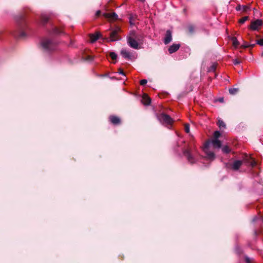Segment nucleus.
Masks as SVG:
<instances>
[{
	"mask_svg": "<svg viewBox=\"0 0 263 263\" xmlns=\"http://www.w3.org/2000/svg\"><path fill=\"white\" fill-rule=\"evenodd\" d=\"M221 142L218 139H213L212 141H208L205 142L203 147V151L206 154L207 159L213 160L215 158V154L212 149L213 148H220Z\"/></svg>",
	"mask_w": 263,
	"mask_h": 263,
	"instance_id": "nucleus-1",
	"label": "nucleus"
},
{
	"mask_svg": "<svg viewBox=\"0 0 263 263\" xmlns=\"http://www.w3.org/2000/svg\"><path fill=\"white\" fill-rule=\"evenodd\" d=\"M220 135V133L218 131H216L214 132L213 136H214V139H218V138L219 137Z\"/></svg>",
	"mask_w": 263,
	"mask_h": 263,
	"instance_id": "nucleus-26",
	"label": "nucleus"
},
{
	"mask_svg": "<svg viewBox=\"0 0 263 263\" xmlns=\"http://www.w3.org/2000/svg\"><path fill=\"white\" fill-rule=\"evenodd\" d=\"M103 16L104 17L108 18L110 21H115L118 18V15L115 12L105 13L103 14Z\"/></svg>",
	"mask_w": 263,
	"mask_h": 263,
	"instance_id": "nucleus-11",
	"label": "nucleus"
},
{
	"mask_svg": "<svg viewBox=\"0 0 263 263\" xmlns=\"http://www.w3.org/2000/svg\"><path fill=\"white\" fill-rule=\"evenodd\" d=\"M262 24V22L260 20H257L252 22L250 25V28L253 30H257Z\"/></svg>",
	"mask_w": 263,
	"mask_h": 263,
	"instance_id": "nucleus-10",
	"label": "nucleus"
},
{
	"mask_svg": "<svg viewBox=\"0 0 263 263\" xmlns=\"http://www.w3.org/2000/svg\"><path fill=\"white\" fill-rule=\"evenodd\" d=\"M238 91V88H231L229 89V92L231 94V95H235L236 94Z\"/></svg>",
	"mask_w": 263,
	"mask_h": 263,
	"instance_id": "nucleus-23",
	"label": "nucleus"
},
{
	"mask_svg": "<svg viewBox=\"0 0 263 263\" xmlns=\"http://www.w3.org/2000/svg\"><path fill=\"white\" fill-rule=\"evenodd\" d=\"M52 33L55 34H59L62 33V31L61 29L55 27L53 29Z\"/></svg>",
	"mask_w": 263,
	"mask_h": 263,
	"instance_id": "nucleus-19",
	"label": "nucleus"
},
{
	"mask_svg": "<svg viewBox=\"0 0 263 263\" xmlns=\"http://www.w3.org/2000/svg\"><path fill=\"white\" fill-rule=\"evenodd\" d=\"M127 43L130 47L135 49L140 48L141 45L143 44L142 43L139 42L138 41L135 40V39H130L128 37H127Z\"/></svg>",
	"mask_w": 263,
	"mask_h": 263,
	"instance_id": "nucleus-6",
	"label": "nucleus"
},
{
	"mask_svg": "<svg viewBox=\"0 0 263 263\" xmlns=\"http://www.w3.org/2000/svg\"><path fill=\"white\" fill-rule=\"evenodd\" d=\"M127 37L135 39V40L143 43V36L141 34L136 33L134 31H131Z\"/></svg>",
	"mask_w": 263,
	"mask_h": 263,
	"instance_id": "nucleus-9",
	"label": "nucleus"
},
{
	"mask_svg": "<svg viewBox=\"0 0 263 263\" xmlns=\"http://www.w3.org/2000/svg\"><path fill=\"white\" fill-rule=\"evenodd\" d=\"M172 40V32L171 30H168L166 31L165 36L164 40V43L165 44H168L171 42Z\"/></svg>",
	"mask_w": 263,
	"mask_h": 263,
	"instance_id": "nucleus-13",
	"label": "nucleus"
},
{
	"mask_svg": "<svg viewBox=\"0 0 263 263\" xmlns=\"http://www.w3.org/2000/svg\"><path fill=\"white\" fill-rule=\"evenodd\" d=\"M183 153L189 162L191 163H194L196 162V159L195 157L194 154L190 150H185Z\"/></svg>",
	"mask_w": 263,
	"mask_h": 263,
	"instance_id": "nucleus-8",
	"label": "nucleus"
},
{
	"mask_svg": "<svg viewBox=\"0 0 263 263\" xmlns=\"http://www.w3.org/2000/svg\"><path fill=\"white\" fill-rule=\"evenodd\" d=\"M130 23L132 24V20H131V18L130 19Z\"/></svg>",
	"mask_w": 263,
	"mask_h": 263,
	"instance_id": "nucleus-39",
	"label": "nucleus"
},
{
	"mask_svg": "<svg viewBox=\"0 0 263 263\" xmlns=\"http://www.w3.org/2000/svg\"><path fill=\"white\" fill-rule=\"evenodd\" d=\"M248 19V16H244L243 17H242L241 19H240L239 22V23L240 24H243Z\"/></svg>",
	"mask_w": 263,
	"mask_h": 263,
	"instance_id": "nucleus-27",
	"label": "nucleus"
},
{
	"mask_svg": "<svg viewBox=\"0 0 263 263\" xmlns=\"http://www.w3.org/2000/svg\"><path fill=\"white\" fill-rule=\"evenodd\" d=\"M100 14H101V11H99V10H98V11H97L96 12V16L97 17H98V16H100Z\"/></svg>",
	"mask_w": 263,
	"mask_h": 263,
	"instance_id": "nucleus-33",
	"label": "nucleus"
},
{
	"mask_svg": "<svg viewBox=\"0 0 263 263\" xmlns=\"http://www.w3.org/2000/svg\"><path fill=\"white\" fill-rule=\"evenodd\" d=\"M218 125L219 126V128H224L226 127V125L224 124V123L221 120H218Z\"/></svg>",
	"mask_w": 263,
	"mask_h": 263,
	"instance_id": "nucleus-21",
	"label": "nucleus"
},
{
	"mask_svg": "<svg viewBox=\"0 0 263 263\" xmlns=\"http://www.w3.org/2000/svg\"><path fill=\"white\" fill-rule=\"evenodd\" d=\"M141 102L144 105H148L151 103V99L146 94H144L142 97Z\"/></svg>",
	"mask_w": 263,
	"mask_h": 263,
	"instance_id": "nucleus-15",
	"label": "nucleus"
},
{
	"mask_svg": "<svg viewBox=\"0 0 263 263\" xmlns=\"http://www.w3.org/2000/svg\"><path fill=\"white\" fill-rule=\"evenodd\" d=\"M49 20V17L45 14H43L42 15L41 21L43 24L46 23Z\"/></svg>",
	"mask_w": 263,
	"mask_h": 263,
	"instance_id": "nucleus-18",
	"label": "nucleus"
},
{
	"mask_svg": "<svg viewBox=\"0 0 263 263\" xmlns=\"http://www.w3.org/2000/svg\"><path fill=\"white\" fill-rule=\"evenodd\" d=\"M41 46L46 51L54 50L56 47V42L52 39L45 37L41 41Z\"/></svg>",
	"mask_w": 263,
	"mask_h": 263,
	"instance_id": "nucleus-3",
	"label": "nucleus"
},
{
	"mask_svg": "<svg viewBox=\"0 0 263 263\" xmlns=\"http://www.w3.org/2000/svg\"><path fill=\"white\" fill-rule=\"evenodd\" d=\"M120 31V28L119 27L116 28L114 29L110 33L109 41L113 42L116 41L120 40L118 33Z\"/></svg>",
	"mask_w": 263,
	"mask_h": 263,
	"instance_id": "nucleus-7",
	"label": "nucleus"
},
{
	"mask_svg": "<svg viewBox=\"0 0 263 263\" xmlns=\"http://www.w3.org/2000/svg\"><path fill=\"white\" fill-rule=\"evenodd\" d=\"M245 163L246 165L253 168L256 165V162L251 156L246 155L243 161L236 160L231 164V168L233 170H238L241 166L242 163Z\"/></svg>",
	"mask_w": 263,
	"mask_h": 263,
	"instance_id": "nucleus-2",
	"label": "nucleus"
},
{
	"mask_svg": "<svg viewBox=\"0 0 263 263\" xmlns=\"http://www.w3.org/2000/svg\"><path fill=\"white\" fill-rule=\"evenodd\" d=\"M222 151L224 153H229L230 152L231 149L228 145H226L222 147Z\"/></svg>",
	"mask_w": 263,
	"mask_h": 263,
	"instance_id": "nucleus-20",
	"label": "nucleus"
},
{
	"mask_svg": "<svg viewBox=\"0 0 263 263\" xmlns=\"http://www.w3.org/2000/svg\"><path fill=\"white\" fill-rule=\"evenodd\" d=\"M100 34L99 33L97 32L95 34H92L90 35V40L91 42L93 43L96 41L100 37Z\"/></svg>",
	"mask_w": 263,
	"mask_h": 263,
	"instance_id": "nucleus-17",
	"label": "nucleus"
},
{
	"mask_svg": "<svg viewBox=\"0 0 263 263\" xmlns=\"http://www.w3.org/2000/svg\"><path fill=\"white\" fill-rule=\"evenodd\" d=\"M188 29L190 33H193L194 31V27L193 26H189Z\"/></svg>",
	"mask_w": 263,
	"mask_h": 263,
	"instance_id": "nucleus-29",
	"label": "nucleus"
},
{
	"mask_svg": "<svg viewBox=\"0 0 263 263\" xmlns=\"http://www.w3.org/2000/svg\"><path fill=\"white\" fill-rule=\"evenodd\" d=\"M257 43L260 46H263V38L258 40L257 41Z\"/></svg>",
	"mask_w": 263,
	"mask_h": 263,
	"instance_id": "nucleus-30",
	"label": "nucleus"
},
{
	"mask_svg": "<svg viewBox=\"0 0 263 263\" xmlns=\"http://www.w3.org/2000/svg\"><path fill=\"white\" fill-rule=\"evenodd\" d=\"M240 62V61L238 59H235L233 61V63L235 65H238Z\"/></svg>",
	"mask_w": 263,
	"mask_h": 263,
	"instance_id": "nucleus-32",
	"label": "nucleus"
},
{
	"mask_svg": "<svg viewBox=\"0 0 263 263\" xmlns=\"http://www.w3.org/2000/svg\"><path fill=\"white\" fill-rule=\"evenodd\" d=\"M146 83H147V80H145V79L141 80L140 81V84L141 85H144L146 84Z\"/></svg>",
	"mask_w": 263,
	"mask_h": 263,
	"instance_id": "nucleus-31",
	"label": "nucleus"
},
{
	"mask_svg": "<svg viewBox=\"0 0 263 263\" xmlns=\"http://www.w3.org/2000/svg\"><path fill=\"white\" fill-rule=\"evenodd\" d=\"M121 54L124 58L127 60H130L132 58V53L125 49H123L121 51Z\"/></svg>",
	"mask_w": 263,
	"mask_h": 263,
	"instance_id": "nucleus-12",
	"label": "nucleus"
},
{
	"mask_svg": "<svg viewBox=\"0 0 263 263\" xmlns=\"http://www.w3.org/2000/svg\"><path fill=\"white\" fill-rule=\"evenodd\" d=\"M119 73L121 74H122L123 76H125V73H124L123 70L122 69H119Z\"/></svg>",
	"mask_w": 263,
	"mask_h": 263,
	"instance_id": "nucleus-35",
	"label": "nucleus"
},
{
	"mask_svg": "<svg viewBox=\"0 0 263 263\" xmlns=\"http://www.w3.org/2000/svg\"><path fill=\"white\" fill-rule=\"evenodd\" d=\"M158 119L162 124L167 126L169 128L173 122V120L171 117L165 114H160L158 116Z\"/></svg>",
	"mask_w": 263,
	"mask_h": 263,
	"instance_id": "nucleus-4",
	"label": "nucleus"
},
{
	"mask_svg": "<svg viewBox=\"0 0 263 263\" xmlns=\"http://www.w3.org/2000/svg\"><path fill=\"white\" fill-rule=\"evenodd\" d=\"M18 26V29L17 32H16L14 35L16 37H24L25 36L26 34L25 32V29L26 27V22L23 20H22V22Z\"/></svg>",
	"mask_w": 263,
	"mask_h": 263,
	"instance_id": "nucleus-5",
	"label": "nucleus"
},
{
	"mask_svg": "<svg viewBox=\"0 0 263 263\" xmlns=\"http://www.w3.org/2000/svg\"><path fill=\"white\" fill-rule=\"evenodd\" d=\"M242 11H246L247 10L248 7L245 6H242Z\"/></svg>",
	"mask_w": 263,
	"mask_h": 263,
	"instance_id": "nucleus-34",
	"label": "nucleus"
},
{
	"mask_svg": "<svg viewBox=\"0 0 263 263\" xmlns=\"http://www.w3.org/2000/svg\"><path fill=\"white\" fill-rule=\"evenodd\" d=\"M180 46V45L179 44H173L168 48L169 53L172 54L175 52L179 49Z\"/></svg>",
	"mask_w": 263,
	"mask_h": 263,
	"instance_id": "nucleus-14",
	"label": "nucleus"
},
{
	"mask_svg": "<svg viewBox=\"0 0 263 263\" xmlns=\"http://www.w3.org/2000/svg\"><path fill=\"white\" fill-rule=\"evenodd\" d=\"M216 68V66L215 65H213L212 66H211V69H213V70H215Z\"/></svg>",
	"mask_w": 263,
	"mask_h": 263,
	"instance_id": "nucleus-37",
	"label": "nucleus"
},
{
	"mask_svg": "<svg viewBox=\"0 0 263 263\" xmlns=\"http://www.w3.org/2000/svg\"><path fill=\"white\" fill-rule=\"evenodd\" d=\"M184 130L186 133H189L190 132V126L188 124H185L184 125Z\"/></svg>",
	"mask_w": 263,
	"mask_h": 263,
	"instance_id": "nucleus-28",
	"label": "nucleus"
},
{
	"mask_svg": "<svg viewBox=\"0 0 263 263\" xmlns=\"http://www.w3.org/2000/svg\"><path fill=\"white\" fill-rule=\"evenodd\" d=\"M92 59L93 58L92 57H90V58H89L90 60H92Z\"/></svg>",
	"mask_w": 263,
	"mask_h": 263,
	"instance_id": "nucleus-38",
	"label": "nucleus"
},
{
	"mask_svg": "<svg viewBox=\"0 0 263 263\" xmlns=\"http://www.w3.org/2000/svg\"><path fill=\"white\" fill-rule=\"evenodd\" d=\"M232 41H233V46L235 47H237L239 44V42L238 41L237 39L235 37H233Z\"/></svg>",
	"mask_w": 263,
	"mask_h": 263,
	"instance_id": "nucleus-22",
	"label": "nucleus"
},
{
	"mask_svg": "<svg viewBox=\"0 0 263 263\" xmlns=\"http://www.w3.org/2000/svg\"><path fill=\"white\" fill-rule=\"evenodd\" d=\"M242 7L240 6H238L236 7L237 10H240L241 9Z\"/></svg>",
	"mask_w": 263,
	"mask_h": 263,
	"instance_id": "nucleus-36",
	"label": "nucleus"
},
{
	"mask_svg": "<svg viewBox=\"0 0 263 263\" xmlns=\"http://www.w3.org/2000/svg\"><path fill=\"white\" fill-rule=\"evenodd\" d=\"M245 260L246 263H252L253 259L249 257L248 256H245Z\"/></svg>",
	"mask_w": 263,
	"mask_h": 263,
	"instance_id": "nucleus-25",
	"label": "nucleus"
},
{
	"mask_svg": "<svg viewBox=\"0 0 263 263\" xmlns=\"http://www.w3.org/2000/svg\"><path fill=\"white\" fill-rule=\"evenodd\" d=\"M109 55H110V57L111 58V59L113 60H116V59L117 58V55L115 52H110L109 54Z\"/></svg>",
	"mask_w": 263,
	"mask_h": 263,
	"instance_id": "nucleus-24",
	"label": "nucleus"
},
{
	"mask_svg": "<svg viewBox=\"0 0 263 263\" xmlns=\"http://www.w3.org/2000/svg\"><path fill=\"white\" fill-rule=\"evenodd\" d=\"M110 121L114 124H119L120 122V119L116 116H110L109 117Z\"/></svg>",
	"mask_w": 263,
	"mask_h": 263,
	"instance_id": "nucleus-16",
	"label": "nucleus"
}]
</instances>
